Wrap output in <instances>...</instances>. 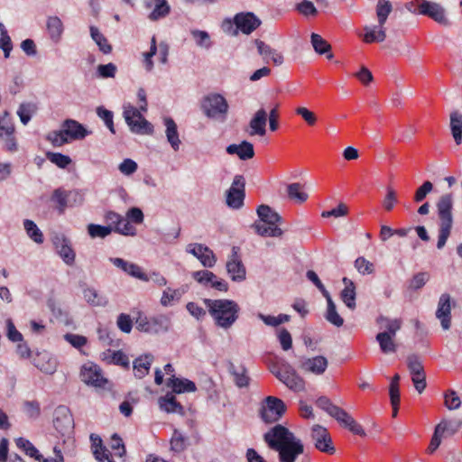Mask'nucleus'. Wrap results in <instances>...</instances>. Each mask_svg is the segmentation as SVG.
<instances>
[{
  "instance_id": "nucleus-60",
  "label": "nucleus",
  "mask_w": 462,
  "mask_h": 462,
  "mask_svg": "<svg viewBox=\"0 0 462 462\" xmlns=\"http://www.w3.org/2000/svg\"><path fill=\"white\" fill-rule=\"evenodd\" d=\"M397 203V193L392 187L386 188V195L383 200V208L386 211L393 210L394 205Z\"/></svg>"
},
{
  "instance_id": "nucleus-8",
  "label": "nucleus",
  "mask_w": 462,
  "mask_h": 462,
  "mask_svg": "<svg viewBox=\"0 0 462 462\" xmlns=\"http://www.w3.org/2000/svg\"><path fill=\"white\" fill-rule=\"evenodd\" d=\"M272 373L289 389L294 392L304 391L305 381L297 374L291 365L284 363L277 368H273Z\"/></svg>"
},
{
  "instance_id": "nucleus-40",
  "label": "nucleus",
  "mask_w": 462,
  "mask_h": 462,
  "mask_svg": "<svg viewBox=\"0 0 462 462\" xmlns=\"http://www.w3.org/2000/svg\"><path fill=\"white\" fill-rule=\"evenodd\" d=\"M310 38L311 44L318 54H327L326 58H333V54L330 53L331 45L325 39L314 32L311 34Z\"/></svg>"
},
{
  "instance_id": "nucleus-31",
  "label": "nucleus",
  "mask_w": 462,
  "mask_h": 462,
  "mask_svg": "<svg viewBox=\"0 0 462 462\" xmlns=\"http://www.w3.org/2000/svg\"><path fill=\"white\" fill-rule=\"evenodd\" d=\"M164 125L166 126L165 134L167 141L174 151H178L180 149V140L179 137L176 123L172 118L165 117Z\"/></svg>"
},
{
  "instance_id": "nucleus-37",
  "label": "nucleus",
  "mask_w": 462,
  "mask_h": 462,
  "mask_svg": "<svg viewBox=\"0 0 462 462\" xmlns=\"http://www.w3.org/2000/svg\"><path fill=\"white\" fill-rule=\"evenodd\" d=\"M257 215L260 218V221L265 222L268 225L276 226V224L280 221L281 217L273 211L267 205H261L257 208Z\"/></svg>"
},
{
  "instance_id": "nucleus-46",
  "label": "nucleus",
  "mask_w": 462,
  "mask_h": 462,
  "mask_svg": "<svg viewBox=\"0 0 462 462\" xmlns=\"http://www.w3.org/2000/svg\"><path fill=\"white\" fill-rule=\"evenodd\" d=\"M462 427V420H442L436 426L437 432L443 435L447 432L448 435H454Z\"/></svg>"
},
{
  "instance_id": "nucleus-51",
  "label": "nucleus",
  "mask_w": 462,
  "mask_h": 462,
  "mask_svg": "<svg viewBox=\"0 0 462 462\" xmlns=\"http://www.w3.org/2000/svg\"><path fill=\"white\" fill-rule=\"evenodd\" d=\"M254 44L257 48V53L260 56H263L265 58H282L277 50L273 49L271 45L265 43L264 42L257 39L254 41Z\"/></svg>"
},
{
  "instance_id": "nucleus-32",
  "label": "nucleus",
  "mask_w": 462,
  "mask_h": 462,
  "mask_svg": "<svg viewBox=\"0 0 462 462\" xmlns=\"http://www.w3.org/2000/svg\"><path fill=\"white\" fill-rule=\"evenodd\" d=\"M327 300V310L325 312V319L330 324L340 328L344 324V319L339 315L337 310L336 303L332 300L330 294L328 297H325Z\"/></svg>"
},
{
  "instance_id": "nucleus-13",
  "label": "nucleus",
  "mask_w": 462,
  "mask_h": 462,
  "mask_svg": "<svg viewBox=\"0 0 462 462\" xmlns=\"http://www.w3.org/2000/svg\"><path fill=\"white\" fill-rule=\"evenodd\" d=\"M192 278L206 288H212L224 292L228 290V283L225 280L218 278L215 273L208 270L192 273Z\"/></svg>"
},
{
  "instance_id": "nucleus-45",
  "label": "nucleus",
  "mask_w": 462,
  "mask_h": 462,
  "mask_svg": "<svg viewBox=\"0 0 462 462\" xmlns=\"http://www.w3.org/2000/svg\"><path fill=\"white\" fill-rule=\"evenodd\" d=\"M16 446L25 451V453L35 458L38 461H42L43 457L39 453L38 449L26 439L18 438L15 440Z\"/></svg>"
},
{
  "instance_id": "nucleus-48",
  "label": "nucleus",
  "mask_w": 462,
  "mask_h": 462,
  "mask_svg": "<svg viewBox=\"0 0 462 462\" xmlns=\"http://www.w3.org/2000/svg\"><path fill=\"white\" fill-rule=\"evenodd\" d=\"M90 33H91L92 39L98 45L100 51H102V52L104 54L110 53V51L112 50L111 45L107 42V40L99 32V30L97 27L91 26L90 27Z\"/></svg>"
},
{
  "instance_id": "nucleus-64",
  "label": "nucleus",
  "mask_w": 462,
  "mask_h": 462,
  "mask_svg": "<svg viewBox=\"0 0 462 462\" xmlns=\"http://www.w3.org/2000/svg\"><path fill=\"white\" fill-rule=\"evenodd\" d=\"M138 165L132 159H125L119 165L118 170L125 176H130L137 171Z\"/></svg>"
},
{
  "instance_id": "nucleus-7",
  "label": "nucleus",
  "mask_w": 462,
  "mask_h": 462,
  "mask_svg": "<svg viewBox=\"0 0 462 462\" xmlns=\"http://www.w3.org/2000/svg\"><path fill=\"white\" fill-rule=\"evenodd\" d=\"M141 112L138 108L128 104L124 106L123 116L131 132L134 134H152L153 133V126L142 116Z\"/></svg>"
},
{
  "instance_id": "nucleus-61",
  "label": "nucleus",
  "mask_w": 462,
  "mask_h": 462,
  "mask_svg": "<svg viewBox=\"0 0 462 462\" xmlns=\"http://www.w3.org/2000/svg\"><path fill=\"white\" fill-rule=\"evenodd\" d=\"M432 189L433 184L430 181L427 180L423 182V184L420 186L415 191L413 198L414 201L417 203L421 202L426 198V196L432 191Z\"/></svg>"
},
{
  "instance_id": "nucleus-54",
  "label": "nucleus",
  "mask_w": 462,
  "mask_h": 462,
  "mask_svg": "<svg viewBox=\"0 0 462 462\" xmlns=\"http://www.w3.org/2000/svg\"><path fill=\"white\" fill-rule=\"evenodd\" d=\"M91 448L93 450V454L97 460H100L103 457V452H109L102 444V439L97 435L92 433L90 435Z\"/></svg>"
},
{
  "instance_id": "nucleus-41",
  "label": "nucleus",
  "mask_w": 462,
  "mask_h": 462,
  "mask_svg": "<svg viewBox=\"0 0 462 462\" xmlns=\"http://www.w3.org/2000/svg\"><path fill=\"white\" fill-rule=\"evenodd\" d=\"M255 232L262 236H281L282 231L277 226L268 225L265 222H255L253 226Z\"/></svg>"
},
{
  "instance_id": "nucleus-53",
  "label": "nucleus",
  "mask_w": 462,
  "mask_h": 462,
  "mask_svg": "<svg viewBox=\"0 0 462 462\" xmlns=\"http://www.w3.org/2000/svg\"><path fill=\"white\" fill-rule=\"evenodd\" d=\"M186 447L187 439L180 431L175 430L171 439V450L175 452H181L186 448Z\"/></svg>"
},
{
  "instance_id": "nucleus-63",
  "label": "nucleus",
  "mask_w": 462,
  "mask_h": 462,
  "mask_svg": "<svg viewBox=\"0 0 462 462\" xmlns=\"http://www.w3.org/2000/svg\"><path fill=\"white\" fill-rule=\"evenodd\" d=\"M116 70V66L112 62H109L105 65H98L97 68V76L104 79L114 78Z\"/></svg>"
},
{
  "instance_id": "nucleus-17",
  "label": "nucleus",
  "mask_w": 462,
  "mask_h": 462,
  "mask_svg": "<svg viewBox=\"0 0 462 462\" xmlns=\"http://www.w3.org/2000/svg\"><path fill=\"white\" fill-rule=\"evenodd\" d=\"M186 252L194 255L204 267L211 268L217 263V257L214 252L203 244H189Z\"/></svg>"
},
{
  "instance_id": "nucleus-44",
  "label": "nucleus",
  "mask_w": 462,
  "mask_h": 462,
  "mask_svg": "<svg viewBox=\"0 0 462 462\" xmlns=\"http://www.w3.org/2000/svg\"><path fill=\"white\" fill-rule=\"evenodd\" d=\"M365 33L364 35V42L366 43H372V42H380L384 41L386 35L385 31L383 27H379L377 29L376 26L374 27H365Z\"/></svg>"
},
{
  "instance_id": "nucleus-1",
  "label": "nucleus",
  "mask_w": 462,
  "mask_h": 462,
  "mask_svg": "<svg viewBox=\"0 0 462 462\" xmlns=\"http://www.w3.org/2000/svg\"><path fill=\"white\" fill-rule=\"evenodd\" d=\"M268 447L279 454V462H295L303 454L304 445L299 438L281 424L271 428L263 435Z\"/></svg>"
},
{
  "instance_id": "nucleus-35",
  "label": "nucleus",
  "mask_w": 462,
  "mask_h": 462,
  "mask_svg": "<svg viewBox=\"0 0 462 462\" xmlns=\"http://www.w3.org/2000/svg\"><path fill=\"white\" fill-rule=\"evenodd\" d=\"M450 130L457 144L462 142V115L457 111L450 114Z\"/></svg>"
},
{
  "instance_id": "nucleus-56",
  "label": "nucleus",
  "mask_w": 462,
  "mask_h": 462,
  "mask_svg": "<svg viewBox=\"0 0 462 462\" xmlns=\"http://www.w3.org/2000/svg\"><path fill=\"white\" fill-rule=\"evenodd\" d=\"M46 156L50 162L57 165L58 167L64 169L71 163V159L68 155H64L59 152H47Z\"/></svg>"
},
{
  "instance_id": "nucleus-27",
  "label": "nucleus",
  "mask_w": 462,
  "mask_h": 462,
  "mask_svg": "<svg viewBox=\"0 0 462 462\" xmlns=\"http://www.w3.org/2000/svg\"><path fill=\"white\" fill-rule=\"evenodd\" d=\"M74 197L76 200L77 198L81 201V198L78 191H66L61 189H56L53 191L51 199L57 203V208L60 214H62L68 206H71L69 203V198Z\"/></svg>"
},
{
  "instance_id": "nucleus-28",
  "label": "nucleus",
  "mask_w": 462,
  "mask_h": 462,
  "mask_svg": "<svg viewBox=\"0 0 462 462\" xmlns=\"http://www.w3.org/2000/svg\"><path fill=\"white\" fill-rule=\"evenodd\" d=\"M153 359L154 357L152 354H145L135 358L133 362L134 376L138 379H142L148 374Z\"/></svg>"
},
{
  "instance_id": "nucleus-11",
  "label": "nucleus",
  "mask_w": 462,
  "mask_h": 462,
  "mask_svg": "<svg viewBox=\"0 0 462 462\" xmlns=\"http://www.w3.org/2000/svg\"><path fill=\"white\" fill-rule=\"evenodd\" d=\"M310 438L315 448L324 453L334 454L336 449L328 430L320 425H314L311 428Z\"/></svg>"
},
{
  "instance_id": "nucleus-39",
  "label": "nucleus",
  "mask_w": 462,
  "mask_h": 462,
  "mask_svg": "<svg viewBox=\"0 0 462 462\" xmlns=\"http://www.w3.org/2000/svg\"><path fill=\"white\" fill-rule=\"evenodd\" d=\"M83 297L85 300L95 307H104L107 304L106 297L100 295L94 288L88 287L83 290Z\"/></svg>"
},
{
  "instance_id": "nucleus-34",
  "label": "nucleus",
  "mask_w": 462,
  "mask_h": 462,
  "mask_svg": "<svg viewBox=\"0 0 462 462\" xmlns=\"http://www.w3.org/2000/svg\"><path fill=\"white\" fill-rule=\"evenodd\" d=\"M375 338L383 354H393L397 351V344L394 342V337L389 336L388 332L378 333Z\"/></svg>"
},
{
  "instance_id": "nucleus-25",
  "label": "nucleus",
  "mask_w": 462,
  "mask_h": 462,
  "mask_svg": "<svg viewBox=\"0 0 462 462\" xmlns=\"http://www.w3.org/2000/svg\"><path fill=\"white\" fill-rule=\"evenodd\" d=\"M342 282L345 285V288L340 292V299L350 310H354L356 308V285L350 279L346 277H344Z\"/></svg>"
},
{
  "instance_id": "nucleus-38",
  "label": "nucleus",
  "mask_w": 462,
  "mask_h": 462,
  "mask_svg": "<svg viewBox=\"0 0 462 462\" xmlns=\"http://www.w3.org/2000/svg\"><path fill=\"white\" fill-rule=\"evenodd\" d=\"M154 7L148 15L151 21H157L164 18L170 14L171 7L167 0H153Z\"/></svg>"
},
{
  "instance_id": "nucleus-26",
  "label": "nucleus",
  "mask_w": 462,
  "mask_h": 462,
  "mask_svg": "<svg viewBox=\"0 0 462 462\" xmlns=\"http://www.w3.org/2000/svg\"><path fill=\"white\" fill-rule=\"evenodd\" d=\"M110 262L116 267L123 270L125 273H128L129 275L139 279V280H145L146 279V273H144L142 270V268L133 263L127 262L122 258H110Z\"/></svg>"
},
{
  "instance_id": "nucleus-10",
  "label": "nucleus",
  "mask_w": 462,
  "mask_h": 462,
  "mask_svg": "<svg viewBox=\"0 0 462 462\" xmlns=\"http://www.w3.org/2000/svg\"><path fill=\"white\" fill-rule=\"evenodd\" d=\"M245 180L242 175H236L231 187L226 193V203L233 208L238 209L244 205Z\"/></svg>"
},
{
  "instance_id": "nucleus-30",
  "label": "nucleus",
  "mask_w": 462,
  "mask_h": 462,
  "mask_svg": "<svg viewBox=\"0 0 462 462\" xmlns=\"http://www.w3.org/2000/svg\"><path fill=\"white\" fill-rule=\"evenodd\" d=\"M167 386L171 387L175 393H192L197 389L192 381L177 378L175 374H172V378H169Z\"/></svg>"
},
{
  "instance_id": "nucleus-55",
  "label": "nucleus",
  "mask_w": 462,
  "mask_h": 462,
  "mask_svg": "<svg viewBox=\"0 0 462 462\" xmlns=\"http://www.w3.org/2000/svg\"><path fill=\"white\" fill-rule=\"evenodd\" d=\"M112 231H113L112 226H100V225H96V224H89L88 226V235L93 238H95V237L104 238V237L107 236L108 235H110Z\"/></svg>"
},
{
  "instance_id": "nucleus-20",
  "label": "nucleus",
  "mask_w": 462,
  "mask_h": 462,
  "mask_svg": "<svg viewBox=\"0 0 462 462\" xmlns=\"http://www.w3.org/2000/svg\"><path fill=\"white\" fill-rule=\"evenodd\" d=\"M105 219L109 224L107 226L112 227H115L116 225L121 221V223L124 224V226L122 228H117V233L121 235L134 236L136 234L135 228L129 223L128 219L114 211L106 212L105 215Z\"/></svg>"
},
{
  "instance_id": "nucleus-3",
  "label": "nucleus",
  "mask_w": 462,
  "mask_h": 462,
  "mask_svg": "<svg viewBox=\"0 0 462 462\" xmlns=\"http://www.w3.org/2000/svg\"><path fill=\"white\" fill-rule=\"evenodd\" d=\"M453 195L446 193L441 195L437 203V214L439 218V237L437 247L442 249L450 236L453 226Z\"/></svg>"
},
{
  "instance_id": "nucleus-16",
  "label": "nucleus",
  "mask_w": 462,
  "mask_h": 462,
  "mask_svg": "<svg viewBox=\"0 0 462 462\" xmlns=\"http://www.w3.org/2000/svg\"><path fill=\"white\" fill-rule=\"evenodd\" d=\"M53 425L62 436L69 435L74 428L73 417L66 406H59L54 411Z\"/></svg>"
},
{
  "instance_id": "nucleus-59",
  "label": "nucleus",
  "mask_w": 462,
  "mask_h": 462,
  "mask_svg": "<svg viewBox=\"0 0 462 462\" xmlns=\"http://www.w3.org/2000/svg\"><path fill=\"white\" fill-rule=\"evenodd\" d=\"M445 406L448 410H457L461 405V401L457 393L454 390H448L445 393Z\"/></svg>"
},
{
  "instance_id": "nucleus-50",
  "label": "nucleus",
  "mask_w": 462,
  "mask_h": 462,
  "mask_svg": "<svg viewBox=\"0 0 462 462\" xmlns=\"http://www.w3.org/2000/svg\"><path fill=\"white\" fill-rule=\"evenodd\" d=\"M392 12V5L389 1L379 0L376 6V14L378 17L379 27H383Z\"/></svg>"
},
{
  "instance_id": "nucleus-62",
  "label": "nucleus",
  "mask_w": 462,
  "mask_h": 462,
  "mask_svg": "<svg viewBox=\"0 0 462 462\" xmlns=\"http://www.w3.org/2000/svg\"><path fill=\"white\" fill-rule=\"evenodd\" d=\"M118 328L124 333H130L133 328V321L128 314L121 313L116 319Z\"/></svg>"
},
{
  "instance_id": "nucleus-14",
  "label": "nucleus",
  "mask_w": 462,
  "mask_h": 462,
  "mask_svg": "<svg viewBox=\"0 0 462 462\" xmlns=\"http://www.w3.org/2000/svg\"><path fill=\"white\" fill-rule=\"evenodd\" d=\"M80 378L86 384L94 387H104L107 383L100 367L93 363H87L82 365Z\"/></svg>"
},
{
  "instance_id": "nucleus-5",
  "label": "nucleus",
  "mask_w": 462,
  "mask_h": 462,
  "mask_svg": "<svg viewBox=\"0 0 462 462\" xmlns=\"http://www.w3.org/2000/svg\"><path fill=\"white\" fill-rule=\"evenodd\" d=\"M409 11L429 16L440 24H448V21L445 15L444 8L437 3L427 0H414L406 5Z\"/></svg>"
},
{
  "instance_id": "nucleus-43",
  "label": "nucleus",
  "mask_w": 462,
  "mask_h": 462,
  "mask_svg": "<svg viewBox=\"0 0 462 462\" xmlns=\"http://www.w3.org/2000/svg\"><path fill=\"white\" fill-rule=\"evenodd\" d=\"M287 193L291 199L298 203H302L308 199V194L304 192L302 185L298 182L289 184Z\"/></svg>"
},
{
  "instance_id": "nucleus-2",
  "label": "nucleus",
  "mask_w": 462,
  "mask_h": 462,
  "mask_svg": "<svg viewBox=\"0 0 462 462\" xmlns=\"http://www.w3.org/2000/svg\"><path fill=\"white\" fill-rule=\"evenodd\" d=\"M204 303L217 326L227 329L238 319L240 308L231 300L205 299Z\"/></svg>"
},
{
  "instance_id": "nucleus-57",
  "label": "nucleus",
  "mask_w": 462,
  "mask_h": 462,
  "mask_svg": "<svg viewBox=\"0 0 462 462\" xmlns=\"http://www.w3.org/2000/svg\"><path fill=\"white\" fill-rule=\"evenodd\" d=\"M191 36L198 46L206 49L210 47V36L207 32L200 30H193L191 31Z\"/></svg>"
},
{
  "instance_id": "nucleus-47",
  "label": "nucleus",
  "mask_w": 462,
  "mask_h": 462,
  "mask_svg": "<svg viewBox=\"0 0 462 462\" xmlns=\"http://www.w3.org/2000/svg\"><path fill=\"white\" fill-rule=\"evenodd\" d=\"M37 106L33 103H23L21 104L18 110L17 115L20 117L21 122L25 125H27L32 116L36 112Z\"/></svg>"
},
{
  "instance_id": "nucleus-42",
  "label": "nucleus",
  "mask_w": 462,
  "mask_h": 462,
  "mask_svg": "<svg viewBox=\"0 0 462 462\" xmlns=\"http://www.w3.org/2000/svg\"><path fill=\"white\" fill-rule=\"evenodd\" d=\"M171 325V317L164 314H160L152 318V333L166 332Z\"/></svg>"
},
{
  "instance_id": "nucleus-52",
  "label": "nucleus",
  "mask_w": 462,
  "mask_h": 462,
  "mask_svg": "<svg viewBox=\"0 0 462 462\" xmlns=\"http://www.w3.org/2000/svg\"><path fill=\"white\" fill-rule=\"evenodd\" d=\"M355 268L362 275H369L374 273V265L365 257H357L355 261Z\"/></svg>"
},
{
  "instance_id": "nucleus-12",
  "label": "nucleus",
  "mask_w": 462,
  "mask_h": 462,
  "mask_svg": "<svg viewBox=\"0 0 462 462\" xmlns=\"http://www.w3.org/2000/svg\"><path fill=\"white\" fill-rule=\"evenodd\" d=\"M228 105L226 100L219 94H211L202 102V109L207 116L217 117L226 114Z\"/></svg>"
},
{
  "instance_id": "nucleus-21",
  "label": "nucleus",
  "mask_w": 462,
  "mask_h": 462,
  "mask_svg": "<svg viewBox=\"0 0 462 462\" xmlns=\"http://www.w3.org/2000/svg\"><path fill=\"white\" fill-rule=\"evenodd\" d=\"M266 123L267 112L263 108L257 110L249 123V135L263 136L266 133Z\"/></svg>"
},
{
  "instance_id": "nucleus-33",
  "label": "nucleus",
  "mask_w": 462,
  "mask_h": 462,
  "mask_svg": "<svg viewBox=\"0 0 462 462\" xmlns=\"http://www.w3.org/2000/svg\"><path fill=\"white\" fill-rule=\"evenodd\" d=\"M377 324L383 331L380 333H387L389 336L395 337L397 331L402 328V321L400 319H389L386 317H379L377 319Z\"/></svg>"
},
{
  "instance_id": "nucleus-24",
  "label": "nucleus",
  "mask_w": 462,
  "mask_h": 462,
  "mask_svg": "<svg viewBox=\"0 0 462 462\" xmlns=\"http://www.w3.org/2000/svg\"><path fill=\"white\" fill-rule=\"evenodd\" d=\"M57 252L68 265H73L75 263V252L70 245V242L65 237H56L54 241Z\"/></svg>"
},
{
  "instance_id": "nucleus-36",
  "label": "nucleus",
  "mask_w": 462,
  "mask_h": 462,
  "mask_svg": "<svg viewBox=\"0 0 462 462\" xmlns=\"http://www.w3.org/2000/svg\"><path fill=\"white\" fill-rule=\"evenodd\" d=\"M160 408L166 412H182V406L176 401L174 395L168 393L165 396L159 399Z\"/></svg>"
},
{
  "instance_id": "nucleus-15",
  "label": "nucleus",
  "mask_w": 462,
  "mask_h": 462,
  "mask_svg": "<svg viewBox=\"0 0 462 462\" xmlns=\"http://www.w3.org/2000/svg\"><path fill=\"white\" fill-rule=\"evenodd\" d=\"M238 253L239 248L234 246L232 248V254L226 263V268L231 280L239 282L245 280L246 271Z\"/></svg>"
},
{
  "instance_id": "nucleus-4",
  "label": "nucleus",
  "mask_w": 462,
  "mask_h": 462,
  "mask_svg": "<svg viewBox=\"0 0 462 462\" xmlns=\"http://www.w3.org/2000/svg\"><path fill=\"white\" fill-rule=\"evenodd\" d=\"M89 134L90 132L78 121L66 119L62 123L61 129L50 132L46 139L51 142L54 147H60L73 140H82Z\"/></svg>"
},
{
  "instance_id": "nucleus-29",
  "label": "nucleus",
  "mask_w": 462,
  "mask_h": 462,
  "mask_svg": "<svg viewBox=\"0 0 462 462\" xmlns=\"http://www.w3.org/2000/svg\"><path fill=\"white\" fill-rule=\"evenodd\" d=\"M228 154H236L240 160L246 161L254 156V145L247 142L243 141L240 144H230L226 147Z\"/></svg>"
},
{
  "instance_id": "nucleus-9",
  "label": "nucleus",
  "mask_w": 462,
  "mask_h": 462,
  "mask_svg": "<svg viewBox=\"0 0 462 462\" xmlns=\"http://www.w3.org/2000/svg\"><path fill=\"white\" fill-rule=\"evenodd\" d=\"M285 411L286 405L282 400L268 396L262 402L259 413L264 422L273 423L279 420Z\"/></svg>"
},
{
  "instance_id": "nucleus-23",
  "label": "nucleus",
  "mask_w": 462,
  "mask_h": 462,
  "mask_svg": "<svg viewBox=\"0 0 462 462\" xmlns=\"http://www.w3.org/2000/svg\"><path fill=\"white\" fill-rule=\"evenodd\" d=\"M33 365L42 372L48 374H54L58 366L57 360L46 351L36 355L33 359Z\"/></svg>"
},
{
  "instance_id": "nucleus-6",
  "label": "nucleus",
  "mask_w": 462,
  "mask_h": 462,
  "mask_svg": "<svg viewBox=\"0 0 462 462\" xmlns=\"http://www.w3.org/2000/svg\"><path fill=\"white\" fill-rule=\"evenodd\" d=\"M234 24L236 30L233 34H236L237 30L245 34H250L261 25V20L252 12L238 13L235 15L233 22L229 19L225 20L222 28L225 32H231Z\"/></svg>"
},
{
  "instance_id": "nucleus-22",
  "label": "nucleus",
  "mask_w": 462,
  "mask_h": 462,
  "mask_svg": "<svg viewBox=\"0 0 462 462\" xmlns=\"http://www.w3.org/2000/svg\"><path fill=\"white\" fill-rule=\"evenodd\" d=\"M46 32L50 40L58 43L64 32V24L60 17L57 15H50L46 19L45 25Z\"/></svg>"
},
{
  "instance_id": "nucleus-49",
  "label": "nucleus",
  "mask_w": 462,
  "mask_h": 462,
  "mask_svg": "<svg viewBox=\"0 0 462 462\" xmlns=\"http://www.w3.org/2000/svg\"><path fill=\"white\" fill-rule=\"evenodd\" d=\"M23 226L29 237L35 243L42 244L43 242V235L32 220H24Z\"/></svg>"
},
{
  "instance_id": "nucleus-18",
  "label": "nucleus",
  "mask_w": 462,
  "mask_h": 462,
  "mask_svg": "<svg viewBox=\"0 0 462 462\" xmlns=\"http://www.w3.org/2000/svg\"><path fill=\"white\" fill-rule=\"evenodd\" d=\"M451 297L448 293L440 295L436 310V317L439 319L444 330H448L451 327Z\"/></svg>"
},
{
  "instance_id": "nucleus-58",
  "label": "nucleus",
  "mask_w": 462,
  "mask_h": 462,
  "mask_svg": "<svg viewBox=\"0 0 462 462\" xmlns=\"http://www.w3.org/2000/svg\"><path fill=\"white\" fill-rule=\"evenodd\" d=\"M180 298V292L179 290H172L171 288H168L162 292L161 298V304L164 307H168L171 305L172 301L179 300Z\"/></svg>"
},
{
  "instance_id": "nucleus-19",
  "label": "nucleus",
  "mask_w": 462,
  "mask_h": 462,
  "mask_svg": "<svg viewBox=\"0 0 462 462\" xmlns=\"http://www.w3.org/2000/svg\"><path fill=\"white\" fill-rule=\"evenodd\" d=\"M328 359L323 356H317L311 358H305L300 363V369L306 373H311L316 375L324 374L328 367Z\"/></svg>"
}]
</instances>
